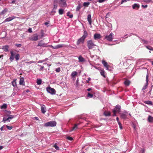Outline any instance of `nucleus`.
I'll use <instances>...</instances> for the list:
<instances>
[{
  "label": "nucleus",
  "mask_w": 153,
  "mask_h": 153,
  "mask_svg": "<svg viewBox=\"0 0 153 153\" xmlns=\"http://www.w3.org/2000/svg\"><path fill=\"white\" fill-rule=\"evenodd\" d=\"M87 46L89 49H92L96 46L94 42L92 40H88L87 41Z\"/></svg>",
  "instance_id": "1"
},
{
  "label": "nucleus",
  "mask_w": 153,
  "mask_h": 153,
  "mask_svg": "<svg viewBox=\"0 0 153 153\" xmlns=\"http://www.w3.org/2000/svg\"><path fill=\"white\" fill-rule=\"evenodd\" d=\"M56 123L55 121H51L45 123L44 126L45 127H54L56 126Z\"/></svg>",
  "instance_id": "2"
},
{
  "label": "nucleus",
  "mask_w": 153,
  "mask_h": 153,
  "mask_svg": "<svg viewBox=\"0 0 153 153\" xmlns=\"http://www.w3.org/2000/svg\"><path fill=\"white\" fill-rule=\"evenodd\" d=\"M46 90L48 92L50 93L51 94H55L56 91L55 90L50 86L47 87L46 88Z\"/></svg>",
  "instance_id": "3"
},
{
  "label": "nucleus",
  "mask_w": 153,
  "mask_h": 153,
  "mask_svg": "<svg viewBox=\"0 0 153 153\" xmlns=\"http://www.w3.org/2000/svg\"><path fill=\"white\" fill-rule=\"evenodd\" d=\"M38 39V36L37 34H34L29 38V39L33 41H36Z\"/></svg>",
  "instance_id": "4"
},
{
  "label": "nucleus",
  "mask_w": 153,
  "mask_h": 153,
  "mask_svg": "<svg viewBox=\"0 0 153 153\" xmlns=\"http://www.w3.org/2000/svg\"><path fill=\"white\" fill-rule=\"evenodd\" d=\"M113 34L112 33H111L109 35H107L105 36V38L108 41H111L112 40L113 38Z\"/></svg>",
  "instance_id": "5"
},
{
  "label": "nucleus",
  "mask_w": 153,
  "mask_h": 153,
  "mask_svg": "<svg viewBox=\"0 0 153 153\" xmlns=\"http://www.w3.org/2000/svg\"><path fill=\"white\" fill-rule=\"evenodd\" d=\"M64 46H65V45L63 44H59L57 45H56L54 47L52 45H51L50 46L51 48L54 49H57L59 48Z\"/></svg>",
  "instance_id": "6"
},
{
  "label": "nucleus",
  "mask_w": 153,
  "mask_h": 153,
  "mask_svg": "<svg viewBox=\"0 0 153 153\" xmlns=\"http://www.w3.org/2000/svg\"><path fill=\"white\" fill-rule=\"evenodd\" d=\"M148 77H149V75L148 74H147L146 76V84L144 85V86H143L142 88V91H144V90H145L147 86V85H148Z\"/></svg>",
  "instance_id": "7"
},
{
  "label": "nucleus",
  "mask_w": 153,
  "mask_h": 153,
  "mask_svg": "<svg viewBox=\"0 0 153 153\" xmlns=\"http://www.w3.org/2000/svg\"><path fill=\"white\" fill-rule=\"evenodd\" d=\"M10 56L9 58L10 61L12 62V61L14 59V56L15 55V53H14L13 51H11L10 52Z\"/></svg>",
  "instance_id": "8"
},
{
  "label": "nucleus",
  "mask_w": 153,
  "mask_h": 153,
  "mask_svg": "<svg viewBox=\"0 0 153 153\" xmlns=\"http://www.w3.org/2000/svg\"><path fill=\"white\" fill-rule=\"evenodd\" d=\"M85 39L84 38L81 37L76 42V44L77 45H79L81 43L83 44L84 43L85 41Z\"/></svg>",
  "instance_id": "9"
},
{
  "label": "nucleus",
  "mask_w": 153,
  "mask_h": 153,
  "mask_svg": "<svg viewBox=\"0 0 153 153\" xmlns=\"http://www.w3.org/2000/svg\"><path fill=\"white\" fill-rule=\"evenodd\" d=\"M128 113L127 112H124V113H122L120 115L121 117L123 119H126L127 118Z\"/></svg>",
  "instance_id": "10"
},
{
  "label": "nucleus",
  "mask_w": 153,
  "mask_h": 153,
  "mask_svg": "<svg viewBox=\"0 0 153 153\" xmlns=\"http://www.w3.org/2000/svg\"><path fill=\"white\" fill-rule=\"evenodd\" d=\"M102 63L104 67L106 68V69L107 70H109V65L108 64V63L104 60L102 61Z\"/></svg>",
  "instance_id": "11"
},
{
  "label": "nucleus",
  "mask_w": 153,
  "mask_h": 153,
  "mask_svg": "<svg viewBox=\"0 0 153 153\" xmlns=\"http://www.w3.org/2000/svg\"><path fill=\"white\" fill-rule=\"evenodd\" d=\"M41 106V111L44 114L46 112V109L45 106L44 105H40Z\"/></svg>",
  "instance_id": "12"
},
{
  "label": "nucleus",
  "mask_w": 153,
  "mask_h": 153,
  "mask_svg": "<svg viewBox=\"0 0 153 153\" xmlns=\"http://www.w3.org/2000/svg\"><path fill=\"white\" fill-rule=\"evenodd\" d=\"M9 47L8 45H6L3 46L1 48L5 52H8L9 51Z\"/></svg>",
  "instance_id": "13"
},
{
  "label": "nucleus",
  "mask_w": 153,
  "mask_h": 153,
  "mask_svg": "<svg viewBox=\"0 0 153 153\" xmlns=\"http://www.w3.org/2000/svg\"><path fill=\"white\" fill-rule=\"evenodd\" d=\"M96 69H98L100 71V73L101 76H102L104 77H105V72L103 69H100L99 68H96Z\"/></svg>",
  "instance_id": "14"
},
{
  "label": "nucleus",
  "mask_w": 153,
  "mask_h": 153,
  "mask_svg": "<svg viewBox=\"0 0 153 153\" xmlns=\"http://www.w3.org/2000/svg\"><path fill=\"white\" fill-rule=\"evenodd\" d=\"M94 38L96 40L97 39H100L101 38V36L100 34L98 33H95L94 35Z\"/></svg>",
  "instance_id": "15"
},
{
  "label": "nucleus",
  "mask_w": 153,
  "mask_h": 153,
  "mask_svg": "<svg viewBox=\"0 0 153 153\" xmlns=\"http://www.w3.org/2000/svg\"><path fill=\"white\" fill-rule=\"evenodd\" d=\"M120 106L119 105H117L113 111H115L116 112H119L120 111Z\"/></svg>",
  "instance_id": "16"
},
{
  "label": "nucleus",
  "mask_w": 153,
  "mask_h": 153,
  "mask_svg": "<svg viewBox=\"0 0 153 153\" xmlns=\"http://www.w3.org/2000/svg\"><path fill=\"white\" fill-rule=\"evenodd\" d=\"M88 21L89 22V24L90 25H91L92 21H91V15L90 14H88V16L87 18Z\"/></svg>",
  "instance_id": "17"
},
{
  "label": "nucleus",
  "mask_w": 153,
  "mask_h": 153,
  "mask_svg": "<svg viewBox=\"0 0 153 153\" xmlns=\"http://www.w3.org/2000/svg\"><path fill=\"white\" fill-rule=\"evenodd\" d=\"M83 33V35L82 37L85 39V38L87 36L88 33L87 31L85 30H84Z\"/></svg>",
  "instance_id": "18"
},
{
  "label": "nucleus",
  "mask_w": 153,
  "mask_h": 153,
  "mask_svg": "<svg viewBox=\"0 0 153 153\" xmlns=\"http://www.w3.org/2000/svg\"><path fill=\"white\" fill-rule=\"evenodd\" d=\"M15 17L13 16V17H10L8 18H7L5 19L4 22H9L10 21H11V20L14 19L15 18Z\"/></svg>",
  "instance_id": "19"
},
{
  "label": "nucleus",
  "mask_w": 153,
  "mask_h": 153,
  "mask_svg": "<svg viewBox=\"0 0 153 153\" xmlns=\"http://www.w3.org/2000/svg\"><path fill=\"white\" fill-rule=\"evenodd\" d=\"M24 80L23 77H21L20 79L19 84L21 85H24Z\"/></svg>",
  "instance_id": "20"
},
{
  "label": "nucleus",
  "mask_w": 153,
  "mask_h": 153,
  "mask_svg": "<svg viewBox=\"0 0 153 153\" xmlns=\"http://www.w3.org/2000/svg\"><path fill=\"white\" fill-rule=\"evenodd\" d=\"M79 60V62H83L85 61V60L81 56H79L78 57Z\"/></svg>",
  "instance_id": "21"
},
{
  "label": "nucleus",
  "mask_w": 153,
  "mask_h": 153,
  "mask_svg": "<svg viewBox=\"0 0 153 153\" xmlns=\"http://www.w3.org/2000/svg\"><path fill=\"white\" fill-rule=\"evenodd\" d=\"M82 6L81 3L79 2L78 3V5L76 8V11H79V10L80 9H81Z\"/></svg>",
  "instance_id": "22"
},
{
  "label": "nucleus",
  "mask_w": 153,
  "mask_h": 153,
  "mask_svg": "<svg viewBox=\"0 0 153 153\" xmlns=\"http://www.w3.org/2000/svg\"><path fill=\"white\" fill-rule=\"evenodd\" d=\"M132 8L133 9H134L136 8H138L140 7V5L139 4H134L133 5H132Z\"/></svg>",
  "instance_id": "23"
},
{
  "label": "nucleus",
  "mask_w": 153,
  "mask_h": 153,
  "mask_svg": "<svg viewBox=\"0 0 153 153\" xmlns=\"http://www.w3.org/2000/svg\"><path fill=\"white\" fill-rule=\"evenodd\" d=\"M77 74V72L76 71H73L71 74V76L72 78H74L76 76Z\"/></svg>",
  "instance_id": "24"
},
{
  "label": "nucleus",
  "mask_w": 153,
  "mask_h": 153,
  "mask_svg": "<svg viewBox=\"0 0 153 153\" xmlns=\"http://www.w3.org/2000/svg\"><path fill=\"white\" fill-rule=\"evenodd\" d=\"M144 102L146 104L149 105H152V102L151 101L149 100L146 101Z\"/></svg>",
  "instance_id": "25"
},
{
  "label": "nucleus",
  "mask_w": 153,
  "mask_h": 153,
  "mask_svg": "<svg viewBox=\"0 0 153 153\" xmlns=\"http://www.w3.org/2000/svg\"><path fill=\"white\" fill-rule=\"evenodd\" d=\"M38 46L43 47H46L47 46L46 45L45 43H39L38 44Z\"/></svg>",
  "instance_id": "26"
},
{
  "label": "nucleus",
  "mask_w": 153,
  "mask_h": 153,
  "mask_svg": "<svg viewBox=\"0 0 153 153\" xmlns=\"http://www.w3.org/2000/svg\"><path fill=\"white\" fill-rule=\"evenodd\" d=\"M124 84L126 86H128L130 84V81L128 80H126L124 82Z\"/></svg>",
  "instance_id": "27"
},
{
  "label": "nucleus",
  "mask_w": 153,
  "mask_h": 153,
  "mask_svg": "<svg viewBox=\"0 0 153 153\" xmlns=\"http://www.w3.org/2000/svg\"><path fill=\"white\" fill-rule=\"evenodd\" d=\"M64 12V10L62 9H60L59 10V13L60 15L62 14Z\"/></svg>",
  "instance_id": "28"
},
{
  "label": "nucleus",
  "mask_w": 153,
  "mask_h": 153,
  "mask_svg": "<svg viewBox=\"0 0 153 153\" xmlns=\"http://www.w3.org/2000/svg\"><path fill=\"white\" fill-rule=\"evenodd\" d=\"M7 108V105L6 104H3L1 106V109H6Z\"/></svg>",
  "instance_id": "29"
},
{
  "label": "nucleus",
  "mask_w": 153,
  "mask_h": 153,
  "mask_svg": "<svg viewBox=\"0 0 153 153\" xmlns=\"http://www.w3.org/2000/svg\"><path fill=\"white\" fill-rule=\"evenodd\" d=\"M153 120V118L151 116H149L148 118V120L149 122H152Z\"/></svg>",
  "instance_id": "30"
},
{
  "label": "nucleus",
  "mask_w": 153,
  "mask_h": 153,
  "mask_svg": "<svg viewBox=\"0 0 153 153\" xmlns=\"http://www.w3.org/2000/svg\"><path fill=\"white\" fill-rule=\"evenodd\" d=\"M12 84L13 87H15L16 86V80H14L12 82Z\"/></svg>",
  "instance_id": "31"
},
{
  "label": "nucleus",
  "mask_w": 153,
  "mask_h": 153,
  "mask_svg": "<svg viewBox=\"0 0 153 153\" xmlns=\"http://www.w3.org/2000/svg\"><path fill=\"white\" fill-rule=\"evenodd\" d=\"M146 47L147 49H148L151 50V51H153V48L151 46H146Z\"/></svg>",
  "instance_id": "32"
},
{
  "label": "nucleus",
  "mask_w": 153,
  "mask_h": 153,
  "mask_svg": "<svg viewBox=\"0 0 153 153\" xmlns=\"http://www.w3.org/2000/svg\"><path fill=\"white\" fill-rule=\"evenodd\" d=\"M104 114L105 116H109L110 115V113L109 112H104Z\"/></svg>",
  "instance_id": "33"
},
{
  "label": "nucleus",
  "mask_w": 153,
  "mask_h": 153,
  "mask_svg": "<svg viewBox=\"0 0 153 153\" xmlns=\"http://www.w3.org/2000/svg\"><path fill=\"white\" fill-rule=\"evenodd\" d=\"M56 10H55L53 9L52 10L51 12L50 15H53L56 12Z\"/></svg>",
  "instance_id": "34"
},
{
  "label": "nucleus",
  "mask_w": 153,
  "mask_h": 153,
  "mask_svg": "<svg viewBox=\"0 0 153 153\" xmlns=\"http://www.w3.org/2000/svg\"><path fill=\"white\" fill-rule=\"evenodd\" d=\"M20 56L19 54H18L15 56V59L16 61L19 60V59Z\"/></svg>",
  "instance_id": "35"
},
{
  "label": "nucleus",
  "mask_w": 153,
  "mask_h": 153,
  "mask_svg": "<svg viewBox=\"0 0 153 153\" xmlns=\"http://www.w3.org/2000/svg\"><path fill=\"white\" fill-rule=\"evenodd\" d=\"M89 4V2H85L83 3V5L85 7H88Z\"/></svg>",
  "instance_id": "36"
},
{
  "label": "nucleus",
  "mask_w": 153,
  "mask_h": 153,
  "mask_svg": "<svg viewBox=\"0 0 153 153\" xmlns=\"http://www.w3.org/2000/svg\"><path fill=\"white\" fill-rule=\"evenodd\" d=\"M42 80L41 79H37V85H39L41 84Z\"/></svg>",
  "instance_id": "37"
},
{
  "label": "nucleus",
  "mask_w": 153,
  "mask_h": 153,
  "mask_svg": "<svg viewBox=\"0 0 153 153\" xmlns=\"http://www.w3.org/2000/svg\"><path fill=\"white\" fill-rule=\"evenodd\" d=\"M79 124H75L73 128L72 129L71 131H72L73 130L77 128H78L77 126H78V125H79Z\"/></svg>",
  "instance_id": "38"
},
{
  "label": "nucleus",
  "mask_w": 153,
  "mask_h": 153,
  "mask_svg": "<svg viewBox=\"0 0 153 153\" xmlns=\"http://www.w3.org/2000/svg\"><path fill=\"white\" fill-rule=\"evenodd\" d=\"M14 117V116L12 115H10L9 116V117H8V120H10L12 119ZM9 121L10 122V120H9Z\"/></svg>",
  "instance_id": "39"
},
{
  "label": "nucleus",
  "mask_w": 153,
  "mask_h": 153,
  "mask_svg": "<svg viewBox=\"0 0 153 153\" xmlns=\"http://www.w3.org/2000/svg\"><path fill=\"white\" fill-rule=\"evenodd\" d=\"M7 9H5L2 10L1 12V14H3L5 13L6 12H7Z\"/></svg>",
  "instance_id": "40"
},
{
  "label": "nucleus",
  "mask_w": 153,
  "mask_h": 153,
  "mask_svg": "<svg viewBox=\"0 0 153 153\" xmlns=\"http://www.w3.org/2000/svg\"><path fill=\"white\" fill-rule=\"evenodd\" d=\"M87 97L90 98H92L93 97V95L90 94V93H88Z\"/></svg>",
  "instance_id": "41"
},
{
  "label": "nucleus",
  "mask_w": 153,
  "mask_h": 153,
  "mask_svg": "<svg viewBox=\"0 0 153 153\" xmlns=\"http://www.w3.org/2000/svg\"><path fill=\"white\" fill-rule=\"evenodd\" d=\"M53 147L57 150H58L59 149V147L56 144L54 145Z\"/></svg>",
  "instance_id": "42"
},
{
  "label": "nucleus",
  "mask_w": 153,
  "mask_h": 153,
  "mask_svg": "<svg viewBox=\"0 0 153 153\" xmlns=\"http://www.w3.org/2000/svg\"><path fill=\"white\" fill-rule=\"evenodd\" d=\"M8 120L9 121V120L8 118H6L5 117H4L3 120V121L5 123L6 121Z\"/></svg>",
  "instance_id": "43"
},
{
  "label": "nucleus",
  "mask_w": 153,
  "mask_h": 153,
  "mask_svg": "<svg viewBox=\"0 0 153 153\" xmlns=\"http://www.w3.org/2000/svg\"><path fill=\"white\" fill-rule=\"evenodd\" d=\"M57 4H54V6L53 9L56 10L57 9Z\"/></svg>",
  "instance_id": "44"
},
{
  "label": "nucleus",
  "mask_w": 153,
  "mask_h": 153,
  "mask_svg": "<svg viewBox=\"0 0 153 153\" xmlns=\"http://www.w3.org/2000/svg\"><path fill=\"white\" fill-rule=\"evenodd\" d=\"M118 124L119 125L120 128L121 129H122L123 128H122V125L121 124V123L120 122H119Z\"/></svg>",
  "instance_id": "45"
},
{
  "label": "nucleus",
  "mask_w": 153,
  "mask_h": 153,
  "mask_svg": "<svg viewBox=\"0 0 153 153\" xmlns=\"http://www.w3.org/2000/svg\"><path fill=\"white\" fill-rule=\"evenodd\" d=\"M6 127L9 130H11L13 128L12 126H10L7 125L6 126Z\"/></svg>",
  "instance_id": "46"
},
{
  "label": "nucleus",
  "mask_w": 153,
  "mask_h": 153,
  "mask_svg": "<svg viewBox=\"0 0 153 153\" xmlns=\"http://www.w3.org/2000/svg\"><path fill=\"white\" fill-rule=\"evenodd\" d=\"M129 1V0H122L121 3V4H122L125 2H126Z\"/></svg>",
  "instance_id": "47"
},
{
  "label": "nucleus",
  "mask_w": 153,
  "mask_h": 153,
  "mask_svg": "<svg viewBox=\"0 0 153 153\" xmlns=\"http://www.w3.org/2000/svg\"><path fill=\"white\" fill-rule=\"evenodd\" d=\"M56 72H59L60 71V68H57L56 69Z\"/></svg>",
  "instance_id": "48"
},
{
  "label": "nucleus",
  "mask_w": 153,
  "mask_h": 153,
  "mask_svg": "<svg viewBox=\"0 0 153 153\" xmlns=\"http://www.w3.org/2000/svg\"><path fill=\"white\" fill-rule=\"evenodd\" d=\"M67 139L70 140H72L73 139V138L72 137H67Z\"/></svg>",
  "instance_id": "49"
},
{
  "label": "nucleus",
  "mask_w": 153,
  "mask_h": 153,
  "mask_svg": "<svg viewBox=\"0 0 153 153\" xmlns=\"http://www.w3.org/2000/svg\"><path fill=\"white\" fill-rule=\"evenodd\" d=\"M15 46H16L17 47H21L22 46V45L21 44H15Z\"/></svg>",
  "instance_id": "50"
},
{
  "label": "nucleus",
  "mask_w": 153,
  "mask_h": 153,
  "mask_svg": "<svg viewBox=\"0 0 153 153\" xmlns=\"http://www.w3.org/2000/svg\"><path fill=\"white\" fill-rule=\"evenodd\" d=\"M34 62L33 61H30V62H26L25 63L26 64H31V63H32Z\"/></svg>",
  "instance_id": "51"
},
{
  "label": "nucleus",
  "mask_w": 153,
  "mask_h": 153,
  "mask_svg": "<svg viewBox=\"0 0 153 153\" xmlns=\"http://www.w3.org/2000/svg\"><path fill=\"white\" fill-rule=\"evenodd\" d=\"M28 31L30 33H31L32 32V29L31 28H29L28 30Z\"/></svg>",
  "instance_id": "52"
},
{
  "label": "nucleus",
  "mask_w": 153,
  "mask_h": 153,
  "mask_svg": "<svg viewBox=\"0 0 153 153\" xmlns=\"http://www.w3.org/2000/svg\"><path fill=\"white\" fill-rule=\"evenodd\" d=\"M105 0H99L98 1V2L99 3H102L105 1Z\"/></svg>",
  "instance_id": "53"
},
{
  "label": "nucleus",
  "mask_w": 153,
  "mask_h": 153,
  "mask_svg": "<svg viewBox=\"0 0 153 153\" xmlns=\"http://www.w3.org/2000/svg\"><path fill=\"white\" fill-rule=\"evenodd\" d=\"M142 41L144 43L147 44V43H148V42L146 40L143 39V40H142Z\"/></svg>",
  "instance_id": "54"
},
{
  "label": "nucleus",
  "mask_w": 153,
  "mask_h": 153,
  "mask_svg": "<svg viewBox=\"0 0 153 153\" xmlns=\"http://www.w3.org/2000/svg\"><path fill=\"white\" fill-rule=\"evenodd\" d=\"M113 116H116V112H115V111H113Z\"/></svg>",
  "instance_id": "55"
},
{
  "label": "nucleus",
  "mask_w": 153,
  "mask_h": 153,
  "mask_svg": "<svg viewBox=\"0 0 153 153\" xmlns=\"http://www.w3.org/2000/svg\"><path fill=\"white\" fill-rule=\"evenodd\" d=\"M44 67L43 66H41L39 69V70L42 71V69H43Z\"/></svg>",
  "instance_id": "56"
},
{
  "label": "nucleus",
  "mask_w": 153,
  "mask_h": 153,
  "mask_svg": "<svg viewBox=\"0 0 153 153\" xmlns=\"http://www.w3.org/2000/svg\"><path fill=\"white\" fill-rule=\"evenodd\" d=\"M88 79V80H86V82L87 83H88L89 82V81L91 80V79L90 78H89Z\"/></svg>",
  "instance_id": "57"
},
{
  "label": "nucleus",
  "mask_w": 153,
  "mask_h": 153,
  "mask_svg": "<svg viewBox=\"0 0 153 153\" xmlns=\"http://www.w3.org/2000/svg\"><path fill=\"white\" fill-rule=\"evenodd\" d=\"M142 6L144 8H146L147 7V5H142Z\"/></svg>",
  "instance_id": "58"
},
{
  "label": "nucleus",
  "mask_w": 153,
  "mask_h": 153,
  "mask_svg": "<svg viewBox=\"0 0 153 153\" xmlns=\"http://www.w3.org/2000/svg\"><path fill=\"white\" fill-rule=\"evenodd\" d=\"M45 61V60H39V62L42 63V62H44Z\"/></svg>",
  "instance_id": "59"
},
{
  "label": "nucleus",
  "mask_w": 153,
  "mask_h": 153,
  "mask_svg": "<svg viewBox=\"0 0 153 153\" xmlns=\"http://www.w3.org/2000/svg\"><path fill=\"white\" fill-rule=\"evenodd\" d=\"M69 16L71 18H72L73 17V15L72 14H71L69 15Z\"/></svg>",
  "instance_id": "60"
},
{
  "label": "nucleus",
  "mask_w": 153,
  "mask_h": 153,
  "mask_svg": "<svg viewBox=\"0 0 153 153\" xmlns=\"http://www.w3.org/2000/svg\"><path fill=\"white\" fill-rule=\"evenodd\" d=\"M116 120L117 121V122H118H118H120L119 121V118L118 117H117V118H116Z\"/></svg>",
  "instance_id": "61"
},
{
  "label": "nucleus",
  "mask_w": 153,
  "mask_h": 153,
  "mask_svg": "<svg viewBox=\"0 0 153 153\" xmlns=\"http://www.w3.org/2000/svg\"><path fill=\"white\" fill-rule=\"evenodd\" d=\"M70 12H67V15L68 16H69L70 15Z\"/></svg>",
  "instance_id": "62"
},
{
  "label": "nucleus",
  "mask_w": 153,
  "mask_h": 153,
  "mask_svg": "<svg viewBox=\"0 0 153 153\" xmlns=\"http://www.w3.org/2000/svg\"><path fill=\"white\" fill-rule=\"evenodd\" d=\"M3 148V146H0V150L2 149Z\"/></svg>",
  "instance_id": "63"
},
{
  "label": "nucleus",
  "mask_w": 153,
  "mask_h": 153,
  "mask_svg": "<svg viewBox=\"0 0 153 153\" xmlns=\"http://www.w3.org/2000/svg\"><path fill=\"white\" fill-rule=\"evenodd\" d=\"M151 0H147L146 1H146L147 2H149L151 1Z\"/></svg>",
  "instance_id": "64"
}]
</instances>
